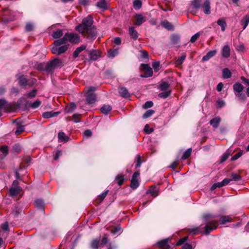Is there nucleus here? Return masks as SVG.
Listing matches in <instances>:
<instances>
[{
    "mask_svg": "<svg viewBox=\"0 0 249 249\" xmlns=\"http://www.w3.org/2000/svg\"><path fill=\"white\" fill-rule=\"evenodd\" d=\"M153 106V103L151 101H146L143 106V107L147 109L152 107Z\"/></svg>",
    "mask_w": 249,
    "mask_h": 249,
    "instance_id": "338daca9",
    "label": "nucleus"
},
{
    "mask_svg": "<svg viewBox=\"0 0 249 249\" xmlns=\"http://www.w3.org/2000/svg\"><path fill=\"white\" fill-rule=\"evenodd\" d=\"M231 177V178L230 179L231 181H237L239 180L241 178V177L239 175L236 173H232Z\"/></svg>",
    "mask_w": 249,
    "mask_h": 249,
    "instance_id": "3c124183",
    "label": "nucleus"
},
{
    "mask_svg": "<svg viewBox=\"0 0 249 249\" xmlns=\"http://www.w3.org/2000/svg\"><path fill=\"white\" fill-rule=\"evenodd\" d=\"M230 48L228 45H225L221 50V55L224 58H227L230 56Z\"/></svg>",
    "mask_w": 249,
    "mask_h": 249,
    "instance_id": "f8f14e48",
    "label": "nucleus"
},
{
    "mask_svg": "<svg viewBox=\"0 0 249 249\" xmlns=\"http://www.w3.org/2000/svg\"><path fill=\"white\" fill-rule=\"evenodd\" d=\"M115 180L117 183V184L120 186L121 185L124 181V178L123 176L118 175L115 178Z\"/></svg>",
    "mask_w": 249,
    "mask_h": 249,
    "instance_id": "13d9d810",
    "label": "nucleus"
},
{
    "mask_svg": "<svg viewBox=\"0 0 249 249\" xmlns=\"http://www.w3.org/2000/svg\"><path fill=\"white\" fill-rule=\"evenodd\" d=\"M147 193L150 194L151 196L155 197L158 195L157 189L155 187H151L150 189L147 191Z\"/></svg>",
    "mask_w": 249,
    "mask_h": 249,
    "instance_id": "37998d69",
    "label": "nucleus"
},
{
    "mask_svg": "<svg viewBox=\"0 0 249 249\" xmlns=\"http://www.w3.org/2000/svg\"><path fill=\"white\" fill-rule=\"evenodd\" d=\"M65 38L67 42L72 44H76L80 42V36L75 33L67 32L65 34Z\"/></svg>",
    "mask_w": 249,
    "mask_h": 249,
    "instance_id": "39448f33",
    "label": "nucleus"
},
{
    "mask_svg": "<svg viewBox=\"0 0 249 249\" xmlns=\"http://www.w3.org/2000/svg\"><path fill=\"white\" fill-rule=\"evenodd\" d=\"M162 26L168 30H171L174 29L172 24L168 21H164L162 22Z\"/></svg>",
    "mask_w": 249,
    "mask_h": 249,
    "instance_id": "49530a36",
    "label": "nucleus"
},
{
    "mask_svg": "<svg viewBox=\"0 0 249 249\" xmlns=\"http://www.w3.org/2000/svg\"><path fill=\"white\" fill-rule=\"evenodd\" d=\"M36 207L38 209V212L43 215H45L44 202L41 199H37L35 201Z\"/></svg>",
    "mask_w": 249,
    "mask_h": 249,
    "instance_id": "9d476101",
    "label": "nucleus"
},
{
    "mask_svg": "<svg viewBox=\"0 0 249 249\" xmlns=\"http://www.w3.org/2000/svg\"><path fill=\"white\" fill-rule=\"evenodd\" d=\"M154 111L153 110H152V109H149L148 110H147L142 115V118L143 119H146L149 117H150L151 116H152L154 113Z\"/></svg>",
    "mask_w": 249,
    "mask_h": 249,
    "instance_id": "8fccbe9b",
    "label": "nucleus"
},
{
    "mask_svg": "<svg viewBox=\"0 0 249 249\" xmlns=\"http://www.w3.org/2000/svg\"><path fill=\"white\" fill-rule=\"evenodd\" d=\"M21 150V146L19 144L16 143L13 146V151L15 153H19Z\"/></svg>",
    "mask_w": 249,
    "mask_h": 249,
    "instance_id": "052dcab7",
    "label": "nucleus"
},
{
    "mask_svg": "<svg viewBox=\"0 0 249 249\" xmlns=\"http://www.w3.org/2000/svg\"><path fill=\"white\" fill-rule=\"evenodd\" d=\"M142 4V1L140 0H135L133 2V7L135 9H140Z\"/></svg>",
    "mask_w": 249,
    "mask_h": 249,
    "instance_id": "4d7b16f0",
    "label": "nucleus"
},
{
    "mask_svg": "<svg viewBox=\"0 0 249 249\" xmlns=\"http://www.w3.org/2000/svg\"><path fill=\"white\" fill-rule=\"evenodd\" d=\"M233 89L234 94L242 92L244 89V86L239 82H236L233 85Z\"/></svg>",
    "mask_w": 249,
    "mask_h": 249,
    "instance_id": "6ab92c4d",
    "label": "nucleus"
},
{
    "mask_svg": "<svg viewBox=\"0 0 249 249\" xmlns=\"http://www.w3.org/2000/svg\"><path fill=\"white\" fill-rule=\"evenodd\" d=\"M95 90V88L93 87H90L88 88L86 93V102L88 104H93L96 100V97L94 91Z\"/></svg>",
    "mask_w": 249,
    "mask_h": 249,
    "instance_id": "7ed1b4c3",
    "label": "nucleus"
},
{
    "mask_svg": "<svg viewBox=\"0 0 249 249\" xmlns=\"http://www.w3.org/2000/svg\"><path fill=\"white\" fill-rule=\"evenodd\" d=\"M87 48V45L85 44H82L80 46L77 47L73 53V57L74 59L76 58L79 54L81 53L83 51L85 50Z\"/></svg>",
    "mask_w": 249,
    "mask_h": 249,
    "instance_id": "ddd939ff",
    "label": "nucleus"
},
{
    "mask_svg": "<svg viewBox=\"0 0 249 249\" xmlns=\"http://www.w3.org/2000/svg\"><path fill=\"white\" fill-rule=\"evenodd\" d=\"M217 24L221 27V29L222 32H224L226 30V28L227 26V24L225 20L223 18H220L217 20Z\"/></svg>",
    "mask_w": 249,
    "mask_h": 249,
    "instance_id": "5701e85b",
    "label": "nucleus"
},
{
    "mask_svg": "<svg viewBox=\"0 0 249 249\" xmlns=\"http://www.w3.org/2000/svg\"><path fill=\"white\" fill-rule=\"evenodd\" d=\"M144 131L147 134H150L154 131V129L150 128L149 125L147 124L144 126Z\"/></svg>",
    "mask_w": 249,
    "mask_h": 249,
    "instance_id": "774afa93",
    "label": "nucleus"
},
{
    "mask_svg": "<svg viewBox=\"0 0 249 249\" xmlns=\"http://www.w3.org/2000/svg\"><path fill=\"white\" fill-rule=\"evenodd\" d=\"M62 66V61L60 59L54 58L52 61L48 62V73L52 70L61 68Z\"/></svg>",
    "mask_w": 249,
    "mask_h": 249,
    "instance_id": "423d86ee",
    "label": "nucleus"
},
{
    "mask_svg": "<svg viewBox=\"0 0 249 249\" xmlns=\"http://www.w3.org/2000/svg\"><path fill=\"white\" fill-rule=\"evenodd\" d=\"M20 190V187H11L10 189L9 192L11 196H15L18 195Z\"/></svg>",
    "mask_w": 249,
    "mask_h": 249,
    "instance_id": "4c0bfd02",
    "label": "nucleus"
},
{
    "mask_svg": "<svg viewBox=\"0 0 249 249\" xmlns=\"http://www.w3.org/2000/svg\"><path fill=\"white\" fill-rule=\"evenodd\" d=\"M80 115H81L80 114L78 113H75L73 115L72 119L74 123H77L80 122V120L79 119Z\"/></svg>",
    "mask_w": 249,
    "mask_h": 249,
    "instance_id": "0e129e2a",
    "label": "nucleus"
},
{
    "mask_svg": "<svg viewBox=\"0 0 249 249\" xmlns=\"http://www.w3.org/2000/svg\"><path fill=\"white\" fill-rule=\"evenodd\" d=\"M129 33L130 36L132 38H133L134 40H136L138 38V33L135 30L134 27L133 26L129 27Z\"/></svg>",
    "mask_w": 249,
    "mask_h": 249,
    "instance_id": "b1692460",
    "label": "nucleus"
},
{
    "mask_svg": "<svg viewBox=\"0 0 249 249\" xmlns=\"http://www.w3.org/2000/svg\"><path fill=\"white\" fill-rule=\"evenodd\" d=\"M203 12L206 15H209L211 14V6L210 0H205L203 4L202 5Z\"/></svg>",
    "mask_w": 249,
    "mask_h": 249,
    "instance_id": "9b49d317",
    "label": "nucleus"
},
{
    "mask_svg": "<svg viewBox=\"0 0 249 249\" xmlns=\"http://www.w3.org/2000/svg\"><path fill=\"white\" fill-rule=\"evenodd\" d=\"M243 154V151H240L231 157V160H235L239 159Z\"/></svg>",
    "mask_w": 249,
    "mask_h": 249,
    "instance_id": "69168bd1",
    "label": "nucleus"
},
{
    "mask_svg": "<svg viewBox=\"0 0 249 249\" xmlns=\"http://www.w3.org/2000/svg\"><path fill=\"white\" fill-rule=\"evenodd\" d=\"M76 108V106L74 103H71L66 108L67 113H70L73 112Z\"/></svg>",
    "mask_w": 249,
    "mask_h": 249,
    "instance_id": "473e14b6",
    "label": "nucleus"
},
{
    "mask_svg": "<svg viewBox=\"0 0 249 249\" xmlns=\"http://www.w3.org/2000/svg\"><path fill=\"white\" fill-rule=\"evenodd\" d=\"M119 93L121 97L123 98H129L130 94L128 90L124 87H122L119 89Z\"/></svg>",
    "mask_w": 249,
    "mask_h": 249,
    "instance_id": "f3484780",
    "label": "nucleus"
},
{
    "mask_svg": "<svg viewBox=\"0 0 249 249\" xmlns=\"http://www.w3.org/2000/svg\"><path fill=\"white\" fill-rule=\"evenodd\" d=\"M222 76L224 79L229 78L231 76V73L228 68H224L222 70Z\"/></svg>",
    "mask_w": 249,
    "mask_h": 249,
    "instance_id": "cd10ccee",
    "label": "nucleus"
},
{
    "mask_svg": "<svg viewBox=\"0 0 249 249\" xmlns=\"http://www.w3.org/2000/svg\"><path fill=\"white\" fill-rule=\"evenodd\" d=\"M25 130L24 126L22 125L18 124L17 126V129L15 131V134L18 135L21 132H23Z\"/></svg>",
    "mask_w": 249,
    "mask_h": 249,
    "instance_id": "a18cd8bd",
    "label": "nucleus"
},
{
    "mask_svg": "<svg viewBox=\"0 0 249 249\" xmlns=\"http://www.w3.org/2000/svg\"><path fill=\"white\" fill-rule=\"evenodd\" d=\"M37 93V90L36 89H34L32 90L27 92L25 95V96H26L27 98L32 99L34 98Z\"/></svg>",
    "mask_w": 249,
    "mask_h": 249,
    "instance_id": "ea45409f",
    "label": "nucleus"
},
{
    "mask_svg": "<svg viewBox=\"0 0 249 249\" xmlns=\"http://www.w3.org/2000/svg\"><path fill=\"white\" fill-rule=\"evenodd\" d=\"M179 40V36L177 35H174L171 37V41L173 44H176Z\"/></svg>",
    "mask_w": 249,
    "mask_h": 249,
    "instance_id": "864d4df0",
    "label": "nucleus"
},
{
    "mask_svg": "<svg viewBox=\"0 0 249 249\" xmlns=\"http://www.w3.org/2000/svg\"><path fill=\"white\" fill-rule=\"evenodd\" d=\"M201 1L200 0H193L191 1V8L194 9H197L200 7Z\"/></svg>",
    "mask_w": 249,
    "mask_h": 249,
    "instance_id": "c85d7f7f",
    "label": "nucleus"
},
{
    "mask_svg": "<svg viewBox=\"0 0 249 249\" xmlns=\"http://www.w3.org/2000/svg\"><path fill=\"white\" fill-rule=\"evenodd\" d=\"M100 56V52L97 50H93L89 53V58L92 60H97Z\"/></svg>",
    "mask_w": 249,
    "mask_h": 249,
    "instance_id": "4be33fe9",
    "label": "nucleus"
},
{
    "mask_svg": "<svg viewBox=\"0 0 249 249\" xmlns=\"http://www.w3.org/2000/svg\"><path fill=\"white\" fill-rule=\"evenodd\" d=\"M36 67L37 70L41 71H47V63H37L36 65Z\"/></svg>",
    "mask_w": 249,
    "mask_h": 249,
    "instance_id": "58836bf2",
    "label": "nucleus"
},
{
    "mask_svg": "<svg viewBox=\"0 0 249 249\" xmlns=\"http://www.w3.org/2000/svg\"><path fill=\"white\" fill-rule=\"evenodd\" d=\"M220 122V117L219 116H216L211 120L209 122V123L214 128H216L218 127Z\"/></svg>",
    "mask_w": 249,
    "mask_h": 249,
    "instance_id": "2eb2a0df",
    "label": "nucleus"
},
{
    "mask_svg": "<svg viewBox=\"0 0 249 249\" xmlns=\"http://www.w3.org/2000/svg\"><path fill=\"white\" fill-rule=\"evenodd\" d=\"M96 5L103 11H105L107 8V3L105 0H100L96 3Z\"/></svg>",
    "mask_w": 249,
    "mask_h": 249,
    "instance_id": "412c9836",
    "label": "nucleus"
},
{
    "mask_svg": "<svg viewBox=\"0 0 249 249\" xmlns=\"http://www.w3.org/2000/svg\"><path fill=\"white\" fill-rule=\"evenodd\" d=\"M169 87V84L168 82H164L160 85V89L162 91L166 90Z\"/></svg>",
    "mask_w": 249,
    "mask_h": 249,
    "instance_id": "6e6d98bb",
    "label": "nucleus"
},
{
    "mask_svg": "<svg viewBox=\"0 0 249 249\" xmlns=\"http://www.w3.org/2000/svg\"><path fill=\"white\" fill-rule=\"evenodd\" d=\"M171 94V91H166L159 94V96L163 99H165L169 97Z\"/></svg>",
    "mask_w": 249,
    "mask_h": 249,
    "instance_id": "603ef678",
    "label": "nucleus"
},
{
    "mask_svg": "<svg viewBox=\"0 0 249 249\" xmlns=\"http://www.w3.org/2000/svg\"><path fill=\"white\" fill-rule=\"evenodd\" d=\"M16 19V17L14 13H11L10 17L8 18H4L2 19V21L4 23H7L10 21H13Z\"/></svg>",
    "mask_w": 249,
    "mask_h": 249,
    "instance_id": "de8ad7c7",
    "label": "nucleus"
},
{
    "mask_svg": "<svg viewBox=\"0 0 249 249\" xmlns=\"http://www.w3.org/2000/svg\"><path fill=\"white\" fill-rule=\"evenodd\" d=\"M119 54V50L116 49L114 50H110L108 51V56L112 58Z\"/></svg>",
    "mask_w": 249,
    "mask_h": 249,
    "instance_id": "72a5a7b5",
    "label": "nucleus"
},
{
    "mask_svg": "<svg viewBox=\"0 0 249 249\" xmlns=\"http://www.w3.org/2000/svg\"><path fill=\"white\" fill-rule=\"evenodd\" d=\"M168 239H165L157 242V244L160 249H170V246L168 244Z\"/></svg>",
    "mask_w": 249,
    "mask_h": 249,
    "instance_id": "4468645a",
    "label": "nucleus"
},
{
    "mask_svg": "<svg viewBox=\"0 0 249 249\" xmlns=\"http://www.w3.org/2000/svg\"><path fill=\"white\" fill-rule=\"evenodd\" d=\"M141 67V69L144 73V74L140 75L141 77H149L152 75V69L148 64H142Z\"/></svg>",
    "mask_w": 249,
    "mask_h": 249,
    "instance_id": "6e6552de",
    "label": "nucleus"
},
{
    "mask_svg": "<svg viewBox=\"0 0 249 249\" xmlns=\"http://www.w3.org/2000/svg\"><path fill=\"white\" fill-rule=\"evenodd\" d=\"M8 146L7 145H2L0 147V151L2 153V155L0 157L1 159H3L6 157L8 153Z\"/></svg>",
    "mask_w": 249,
    "mask_h": 249,
    "instance_id": "f704fd0d",
    "label": "nucleus"
},
{
    "mask_svg": "<svg viewBox=\"0 0 249 249\" xmlns=\"http://www.w3.org/2000/svg\"><path fill=\"white\" fill-rule=\"evenodd\" d=\"M100 239L96 238L93 239L90 244V247L92 249H97L99 247Z\"/></svg>",
    "mask_w": 249,
    "mask_h": 249,
    "instance_id": "7c9ffc66",
    "label": "nucleus"
},
{
    "mask_svg": "<svg viewBox=\"0 0 249 249\" xmlns=\"http://www.w3.org/2000/svg\"><path fill=\"white\" fill-rule=\"evenodd\" d=\"M66 39L65 38V35L62 38L56 40L54 42V46H61V45H65L67 43Z\"/></svg>",
    "mask_w": 249,
    "mask_h": 249,
    "instance_id": "393cba45",
    "label": "nucleus"
},
{
    "mask_svg": "<svg viewBox=\"0 0 249 249\" xmlns=\"http://www.w3.org/2000/svg\"><path fill=\"white\" fill-rule=\"evenodd\" d=\"M93 20L91 16L84 18L80 24L75 27V30L80 33L87 36L89 38L95 37L97 35L96 28L93 25Z\"/></svg>",
    "mask_w": 249,
    "mask_h": 249,
    "instance_id": "f03ea898",
    "label": "nucleus"
},
{
    "mask_svg": "<svg viewBox=\"0 0 249 249\" xmlns=\"http://www.w3.org/2000/svg\"><path fill=\"white\" fill-rule=\"evenodd\" d=\"M21 208L19 207L18 205L16 204L14 205L13 209V213L15 215H18L21 213Z\"/></svg>",
    "mask_w": 249,
    "mask_h": 249,
    "instance_id": "c03bdc74",
    "label": "nucleus"
},
{
    "mask_svg": "<svg viewBox=\"0 0 249 249\" xmlns=\"http://www.w3.org/2000/svg\"><path fill=\"white\" fill-rule=\"evenodd\" d=\"M200 35V32H197L191 38L190 41L192 43H194L199 37Z\"/></svg>",
    "mask_w": 249,
    "mask_h": 249,
    "instance_id": "680f3d73",
    "label": "nucleus"
},
{
    "mask_svg": "<svg viewBox=\"0 0 249 249\" xmlns=\"http://www.w3.org/2000/svg\"><path fill=\"white\" fill-rule=\"evenodd\" d=\"M186 55L185 53H182L181 55L178 57L177 60L176 61L175 63L177 65H180L184 61L186 58Z\"/></svg>",
    "mask_w": 249,
    "mask_h": 249,
    "instance_id": "e433bc0d",
    "label": "nucleus"
},
{
    "mask_svg": "<svg viewBox=\"0 0 249 249\" xmlns=\"http://www.w3.org/2000/svg\"><path fill=\"white\" fill-rule=\"evenodd\" d=\"M58 138L59 142H66L69 140V138L67 136L64 132L60 131L58 134Z\"/></svg>",
    "mask_w": 249,
    "mask_h": 249,
    "instance_id": "a211bd4d",
    "label": "nucleus"
},
{
    "mask_svg": "<svg viewBox=\"0 0 249 249\" xmlns=\"http://www.w3.org/2000/svg\"><path fill=\"white\" fill-rule=\"evenodd\" d=\"M112 109L110 105H104L100 109L101 111L104 114H107Z\"/></svg>",
    "mask_w": 249,
    "mask_h": 249,
    "instance_id": "bb28decb",
    "label": "nucleus"
},
{
    "mask_svg": "<svg viewBox=\"0 0 249 249\" xmlns=\"http://www.w3.org/2000/svg\"><path fill=\"white\" fill-rule=\"evenodd\" d=\"M235 96L238 98L239 100L242 101H245L246 100V96L244 93L239 92L235 94Z\"/></svg>",
    "mask_w": 249,
    "mask_h": 249,
    "instance_id": "5fc2aeb1",
    "label": "nucleus"
},
{
    "mask_svg": "<svg viewBox=\"0 0 249 249\" xmlns=\"http://www.w3.org/2000/svg\"><path fill=\"white\" fill-rule=\"evenodd\" d=\"M63 35V32L62 30H57L56 31L53 32L52 34V36L53 38H59Z\"/></svg>",
    "mask_w": 249,
    "mask_h": 249,
    "instance_id": "79ce46f5",
    "label": "nucleus"
},
{
    "mask_svg": "<svg viewBox=\"0 0 249 249\" xmlns=\"http://www.w3.org/2000/svg\"><path fill=\"white\" fill-rule=\"evenodd\" d=\"M192 152L191 148L187 149L184 153L182 156V159L185 160L187 159L191 155Z\"/></svg>",
    "mask_w": 249,
    "mask_h": 249,
    "instance_id": "09e8293b",
    "label": "nucleus"
},
{
    "mask_svg": "<svg viewBox=\"0 0 249 249\" xmlns=\"http://www.w3.org/2000/svg\"><path fill=\"white\" fill-rule=\"evenodd\" d=\"M34 29V25L30 22L27 23L25 26V30L26 32H31Z\"/></svg>",
    "mask_w": 249,
    "mask_h": 249,
    "instance_id": "e2e57ef3",
    "label": "nucleus"
},
{
    "mask_svg": "<svg viewBox=\"0 0 249 249\" xmlns=\"http://www.w3.org/2000/svg\"><path fill=\"white\" fill-rule=\"evenodd\" d=\"M19 84L21 86H25L28 84V80L23 75H21L18 78Z\"/></svg>",
    "mask_w": 249,
    "mask_h": 249,
    "instance_id": "2f4dec72",
    "label": "nucleus"
},
{
    "mask_svg": "<svg viewBox=\"0 0 249 249\" xmlns=\"http://www.w3.org/2000/svg\"><path fill=\"white\" fill-rule=\"evenodd\" d=\"M216 217V215L209 213L204 214L202 219L205 224V226L202 227L201 225L200 227L192 228L190 232L194 234H197L204 231L205 234H209L212 231L216 229L218 226L217 221L213 219Z\"/></svg>",
    "mask_w": 249,
    "mask_h": 249,
    "instance_id": "f257e3e1",
    "label": "nucleus"
},
{
    "mask_svg": "<svg viewBox=\"0 0 249 249\" xmlns=\"http://www.w3.org/2000/svg\"><path fill=\"white\" fill-rule=\"evenodd\" d=\"M231 217L229 216H223L219 218V221L220 224H225L227 222H230L231 221Z\"/></svg>",
    "mask_w": 249,
    "mask_h": 249,
    "instance_id": "c756f323",
    "label": "nucleus"
},
{
    "mask_svg": "<svg viewBox=\"0 0 249 249\" xmlns=\"http://www.w3.org/2000/svg\"><path fill=\"white\" fill-rule=\"evenodd\" d=\"M60 114L59 111L53 112V111H48V118L57 116Z\"/></svg>",
    "mask_w": 249,
    "mask_h": 249,
    "instance_id": "bf43d9fd",
    "label": "nucleus"
},
{
    "mask_svg": "<svg viewBox=\"0 0 249 249\" xmlns=\"http://www.w3.org/2000/svg\"><path fill=\"white\" fill-rule=\"evenodd\" d=\"M140 176V173L138 171L135 172L131 178L130 186L132 189H136L140 185L138 180V177Z\"/></svg>",
    "mask_w": 249,
    "mask_h": 249,
    "instance_id": "1a4fd4ad",
    "label": "nucleus"
},
{
    "mask_svg": "<svg viewBox=\"0 0 249 249\" xmlns=\"http://www.w3.org/2000/svg\"><path fill=\"white\" fill-rule=\"evenodd\" d=\"M216 53V50H212L210 51L207 53V54L204 55L202 59L203 61H207L210 59L211 58L213 57Z\"/></svg>",
    "mask_w": 249,
    "mask_h": 249,
    "instance_id": "aec40b11",
    "label": "nucleus"
},
{
    "mask_svg": "<svg viewBox=\"0 0 249 249\" xmlns=\"http://www.w3.org/2000/svg\"><path fill=\"white\" fill-rule=\"evenodd\" d=\"M66 39L65 38V35L62 38L56 40L54 42V46H61V45H65L67 43Z\"/></svg>",
    "mask_w": 249,
    "mask_h": 249,
    "instance_id": "a878e982",
    "label": "nucleus"
},
{
    "mask_svg": "<svg viewBox=\"0 0 249 249\" xmlns=\"http://www.w3.org/2000/svg\"><path fill=\"white\" fill-rule=\"evenodd\" d=\"M23 103H24L25 106L26 107L32 108L33 109L37 108L41 105V102L38 100H36L34 102H29L26 100L24 97H21L18 101V104L21 105Z\"/></svg>",
    "mask_w": 249,
    "mask_h": 249,
    "instance_id": "20e7f679",
    "label": "nucleus"
},
{
    "mask_svg": "<svg viewBox=\"0 0 249 249\" xmlns=\"http://www.w3.org/2000/svg\"><path fill=\"white\" fill-rule=\"evenodd\" d=\"M69 47V44H65L61 46H53L52 47L51 51L53 53L59 55L65 53L68 50Z\"/></svg>",
    "mask_w": 249,
    "mask_h": 249,
    "instance_id": "0eeeda50",
    "label": "nucleus"
},
{
    "mask_svg": "<svg viewBox=\"0 0 249 249\" xmlns=\"http://www.w3.org/2000/svg\"><path fill=\"white\" fill-rule=\"evenodd\" d=\"M241 80L244 82L245 85L247 87L246 89V94L248 97H249V79L242 76L241 78Z\"/></svg>",
    "mask_w": 249,
    "mask_h": 249,
    "instance_id": "a19ab883",
    "label": "nucleus"
},
{
    "mask_svg": "<svg viewBox=\"0 0 249 249\" xmlns=\"http://www.w3.org/2000/svg\"><path fill=\"white\" fill-rule=\"evenodd\" d=\"M136 22L135 24L137 26L141 25L146 21L145 18L141 14H136L135 16Z\"/></svg>",
    "mask_w": 249,
    "mask_h": 249,
    "instance_id": "dca6fc26",
    "label": "nucleus"
},
{
    "mask_svg": "<svg viewBox=\"0 0 249 249\" xmlns=\"http://www.w3.org/2000/svg\"><path fill=\"white\" fill-rule=\"evenodd\" d=\"M249 23V15H246L242 20L241 21V24L243 25V30H245L247 27Z\"/></svg>",
    "mask_w": 249,
    "mask_h": 249,
    "instance_id": "c9c22d12",
    "label": "nucleus"
}]
</instances>
